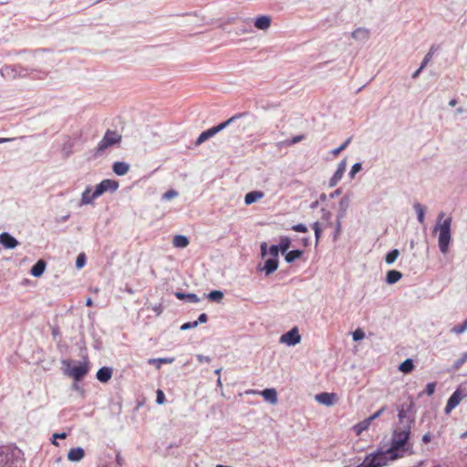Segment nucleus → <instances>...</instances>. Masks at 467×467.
Instances as JSON below:
<instances>
[{"instance_id":"nucleus-1","label":"nucleus","mask_w":467,"mask_h":467,"mask_svg":"<svg viewBox=\"0 0 467 467\" xmlns=\"http://www.w3.org/2000/svg\"><path fill=\"white\" fill-rule=\"evenodd\" d=\"M444 213H440L437 220V225L434 228V232L439 231L438 244L440 251L442 254H446L449 250L450 243L451 240V218L448 217L442 222Z\"/></svg>"},{"instance_id":"nucleus-2","label":"nucleus","mask_w":467,"mask_h":467,"mask_svg":"<svg viewBox=\"0 0 467 467\" xmlns=\"http://www.w3.org/2000/svg\"><path fill=\"white\" fill-rule=\"evenodd\" d=\"M402 457V453H390L389 449L386 451L378 450L372 453L368 454L363 462L360 463L361 467H384L389 462L395 461Z\"/></svg>"},{"instance_id":"nucleus-3","label":"nucleus","mask_w":467,"mask_h":467,"mask_svg":"<svg viewBox=\"0 0 467 467\" xmlns=\"http://www.w3.org/2000/svg\"><path fill=\"white\" fill-rule=\"evenodd\" d=\"M410 425L406 427H396L393 431L391 437V444L389 448V452L390 453H402L408 451V441L410 435Z\"/></svg>"},{"instance_id":"nucleus-4","label":"nucleus","mask_w":467,"mask_h":467,"mask_svg":"<svg viewBox=\"0 0 467 467\" xmlns=\"http://www.w3.org/2000/svg\"><path fill=\"white\" fill-rule=\"evenodd\" d=\"M33 71H36L34 68L25 67L19 64L14 65H5L1 67L0 74L3 78L13 80L16 78H24L29 76V74Z\"/></svg>"},{"instance_id":"nucleus-5","label":"nucleus","mask_w":467,"mask_h":467,"mask_svg":"<svg viewBox=\"0 0 467 467\" xmlns=\"http://www.w3.org/2000/svg\"><path fill=\"white\" fill-rule=\"evenodd\" d=\"M121 139V135L117 131L108 130L95 150V156H100L108 148L120 143Z\"/></svg>"},{"instance_id":"nucleus-6","label":"nucleus","mask_w":467,"mask_h":467,"mask_svg":"<svg viewBox=\"0 0 467 467\" xmlns=\"http://www.w3.org/2000/svg\"><path fill=\"white\" fill-rule=\"evenodd\" d=\"M84 362L82 364L75 365L70 368L72 361L63 360V365L68 368V375L75 380L80 381L88 372V358L85 356Z\"/></svg>"},{"instance_id":"nucleus-7","label":"nucleus","mask_w":467,"mask_h":467,"mask_svg":"<svg viewBox=\"0 0 467 467\" xmlns=\"http://www.w3.org/2000/svg\"><path fill=\"white\" fill-rule=\"evenodd\" d=\"M119 186V185L117 181L105 179L96 186L95 196H100L107 192H115Z\"/></svg>"},{"instance_id":"nucleus-8","label":"nucleus","mask_w":467,"mask_h":467,"mask_svg":"<svg viewBox=\"0 0 467 467\" xmlns=\"http://www.w3.org/2000/svg\"><path fill=\"white\" fill-rule=\"evenodd\" d=\"M301 340V336L298 332L297 327H293L288 332L283 334L280 337V342L285 343L287 346H295Z\"/></svg>"},{"instance_id":"nucleus-9","label":"nucleus","mask_w":467,"mask_h":467,"mask_svg":"<svg viewBox=\"0 0 467 467\" xmlns=\"http://www.w3.org/2000/svg\"><path fill=\"white\" fill-rule=\"evenodd\" d=\"M463 395L462 394L460 389H456L449 398L447 404L445 406L444 411L446 414L450 413L454 408H456L461 400H462Z\"/></svg>"},{"instance_id":"nucleus-10","label":"nucleus","mask_w":467,"mask_h":467,"mask_svg":"<svg viewBox=\"0 0 467 467\" xmlns=\"http://www.w3.org/2000/svg\"><path fill=\"white\" fill-rule=\"evenodd\" d=\"M15 457V451L9 447H0V467H5Z\"/></svg>"},{"instance_id":"nucleus-11","label":"nucleus","mask_w":467,"mask_h":467,"mask_svg":"<svg viewBox=\"0 0 467 467\" xmlns=\"http://www.w3.org/2000/svg\"><path fill=\"white\" fill-rule=\"evenodd\" d=\"M0 244L7 249H14L17 246L18 242L10 234L4 232L0 234Z\"/></svg>"},{"instance_id":"nucleus-12","label":"nucleus","mask_w":467,"mask_h":467,"mask_svg":"<svg viewBox=\"0 0 467 467\" xmlns=\"http://www.w3.org/2000/svg\"><path fill=\"white\" fill-rule=\"evenodd\" d=\"M315 399L320 404H323L326 406H331L334 404V401L336 399V394L328 393V392H321L319 394H317Z\"/></svg>"},{"instance_id":"nucleus-13","label":"nucleus","mask_w":467,"mask_h":467,"mask_svg":"<svg viewBox=\"0 0 467 467\" xmlns=\"http://www.w3.org/2000/svg\"><path fill=\"white\" fill-rule=\"evenodd\" d=\"M349 204H350V199H349L348 195H345L340 199V201L338 202V213L337 214V219L345 218V216L347 214V211L349 207Z\"/></svg>"},{"instance_id":"nucleus-14","label":"nucleus","mask_w":467,"mask_h":467,"mask_svg":"<svg viewBox=\"0 0 467 467\" xmlns=\"http://www.w3.org/2000/svg\"><path fill=\"white\" fill-rule=\"evenodd\" d=\"M248 114H249L248 112L237 113V114L234 115L233 117H231L230 119H228L227 120L214 126L213 129L215 130L216 134L218 132L222 131L223 130H224L225 128H227L232 123H234L236 119H238L242 117L247 116Z\"/></svg>"},{"instance_id":"nucleus-15","label":"nucleus","mask_w":467,"mask_h":467,"mask_svg":"<svg viewBox=\"0 0 467 467\" xmlns=\"http://www.w3.org/2000/svg\"><path fill=\"white\" fill-rule=\"evenodd\" d=\"M85 456V451L81 447H76L69 450L67 452V460L73 462L81 461Z\"/></svg>"},{"instance_id":"nucleus-16","label":"nucleus","mask_w":467,"mask_h":467,"mask_svg":"<svg viewBox=\"0 0 467 467\" xmlns=\"http://www.w3.org/2000/svg\"><path fill=\"white\" fill-rule=\"evenodd\" d=\"M112 377V368L109 367L100 368L96 374L97 379L101 383H107Z\"/></svg>"},{"instance_id":"nucleus-17","label":"nucleus","mask_w":467,"mask_h":467,"mask_svg":"<svg viewBox=\"0 0 467 467\" xmlns=\"http://www.w3.org/2000/svg\"><path fill=\"white\" fill-rule=\"evenodd\" d=\"M399 426L398 427H406L407 425H410V428H411L412 424L414 423V420L410 419L407 415V411L404 410V408H400L399 410Z\"/></svg>"},{"instance_id":"nucleus-18","label":"nucleus","mask_w":467,"mask_h":467,"mask_svg":"<svg viewBox=\"0 0 467 467\" xmlns=\"http://www.w3.org/2000/svg\"><path fill=\"white\" fill-rule=\"evenodd\" d=\"M254 26L260 30H266L271 26V17L269 16H260L254 23Z\"/></svg>"},{"instance_id":"nucleus-19","label":"nucleus","mask_w":467,"mask_h":467,"mask_svg":"<svg viewBox=\"0 0 467 467\" xmlns=\"http://www.w3.org/2000/svg\"><path fill=\"white\" fill-rule=\"evenodd\" d=\"M278 265L279 261L277 258L270 257L265 262L263 270L265 271L266 275H269L278 268Z\"/></svg>"},{"instance_id":"nucleus-20","label":"nucleus","mask_w":467,"mask_h":467,"mask_svg":"<svg viewBox=\"0 0 467 467\" xmlns=\"http://www.w3.org/2000/svg\"><path fill=\"white\" fill-rule=\"evenodd\" d=\"M264 192L261 191H252L245 194L244 196V203L246 205H250L256 201L262 199L264 197Z\"/></svg>"},{"instance_id":"nucleus-21","label":"nucleus","mask_w":467,"mask_h":467,"mask_svg":"<svg viewBox=\"0 0 467 467\" xmlns=\"http://www.w3.org/2000/svg\"><path fill=\"white\" fill-rule=\"evenodd\" d=\"M46 266V262L40 259L31 267L30 274L35 277H39L43 275Z\"/></svg>"},{"instance_id":"nucleus-22","label":"nucleus","mask_w":467,"mask_h":467,"mask_svg":"<svg viewBox=\"0 0 467 467\" xmlns=\"http://www.w3.org/2000/svg\"><path fill=\"white\" fill-rule=\"evenodd\" d=\"M112 170L117 175L123 176L129 171L130 164L124 161H116L112 165Z\"/></svg>"},{"instance_id":"nucleus-23","label":"nucleus","mask_w":467,"mask_h":467,"mask_svg":"<svg viewBox=\"0 0 467 467\" xmlns=\"http://www.w3.org/2000/svg\"><path fill=\"white\" fill-rule=\"evenodd\" d=\"M174 296L180 300H187L191 303H198L201 300L200 297L193 293H183L177 291L174 293Z\"/></svg>"},{"instance_id":"nucleus-24","label":"nucleus","mask_w":467,"mask_h":467,"mask_svg":"<svg viewBox=\"0 0 467 467\" xmlns=\"http://www.w3.org/2000/svg\"><path fill=\"white\" fill-rule=\"evenodd\" d=\"M264 399L271 404L277 403V393L275 389H265L261 392Z\"/></svg>"},{"instance_id":"nucleus-25","label":"nucleus","mask_w":467,"mask_h":467,"mask_svg":"<svg viewBox=\"0 0 467 467\" xmlns=\"http://www.w3.org/2000/svg\"><path fill=\"white\" fill-rule=\"evenodd\" d=\"M351 36L356 40L366 41L369 36V30L364 27H358L352 32Z\"/></svg>"},{"instance_id":"nucleus-26","label":"nucleus","mask_w":467,"mask_h":467,"mask_svg":"<svg viewBox=\"0 0 467 467\" xmlns=\"http://www.w3.org/2000/svg\"><path fill=\"white\" fill-rule=\"evenodd\" d=\"M99 196H95V191L92 192L91 188L88 187L82 193L81 205L92 203Z\"/></svg>"},{"instance_id":"nucleus-27","label":"nucleus","mask_w":467,"mask_h":467,"mask_svg":"<svg viewBox=\"0 0 467 467\" xmlns=\"http://www.w3.org/2000/svg\"><path fill=\"white\" fill-rule=\"evenodd\" d=\"M216 134L215 130L213 127L208 129L207 130L202 132L199 137L197 138L195 141V145L199 146L202 143H203L205 140H209L210 138L213 137Z\"/></svg>"},{"instance_id":"nucleus-28","label":"nucleus","mask_w":467,"mask_h":467,"mask_svg":"<svg viewBox=\"0 0 467 467\" xmlns=\"http://www.w3.org/2000/svg\"><path fill=\"white\" fill-rule=\"evenodd\" d=\"M402 277V274L398 270H389L386 275V282L389 285L396 284Z\"/></svg>"},{"instance_id":"nucleus-29","label":"nucleus","mask_w":467,"mask_h":467,"mask_svg":"<svg viewBox=\"0 0 467 467\" xmlns=\"http://www.w3.org/2000/svg\"><path fill=\"white\" fill-rule=\"evenodd\" d=\"M303 254V251L299 249H295L287 252L285 255V260L286 263L291 264L296 260L299 259Z\"/></svg>"},{"instance_id":"nucleus-30","label":"nucleus","mask_w":467,"mask_h":467,"mask_svg":"<svg viewBox=\"0 0 467 467\" xmlns=\"http://www.w3.org/2000/svg\"><path fill=\"white\" fill-rule=\"evenodd\" d=\"M413 208L417 213V219L419 223H424L425 220V207L421 205L420 202H414Z\"/></svg>"},{"instance_id":"nucleus-31","label":"nucleus","mask_w":467,"mask_h":467,"mask_svg":"<svg viewBox=\"0 0 467 467\" xmlns=\"http://www.w3.org/2000/svg\"><path fill=\"white\" fill-rule=\"evenodd\" d=\"M189 244V240L185 235L177 234L173 238V245L178 248H184Z\"/></svg>"},{"instance_id":"nucleus-32","label":"nucleus","mask_w":467,"mask_h":467,"mask_svg":"<svg viewBox=\"0 0 467 467\" xmlns=\"http://www.w3.org/2000/svg\"><path fill=\"white\" fill-rule=\"evenodd\" d=\"M173 361H174V358H161L149 359V363L154 364L157 368H160L161 364H171Z\"/></svg>"},{"instance_id":"nucleus-33","label":"nucleus","mask_w":467,"mask_h":467,"mask_svg":"<svg viewBox=\"0 0 467 467\" xmlns=\"http://www.w3.org/2000/svg\"><path fill=\"white\" fill-rule=\"evenodd\" d=\"M414 364L410 358L404 360L399 367V369L403 373H410L413 370Z\"/></svg>"},{"instance_id":"nucleus-34","label":"nucleus","mask_w":467,"mask_h":467,"mask_svg":"<svg viewBox=\"0 0 467 467\" xmlns=\"http://www.w3.org/2000/svg\"><path fill=\"white\" fill-rule=\"evenodd\" d=\"M467 330V317L460 325L454 326L451 328L450 332L455 335H461Z\"/></svg>"},{"instance_id":"nucleus-35","label":"nucleus","mask_w":467,"mask_h":467,"mask_svg":"<svg viewBox=\"0 0 467 467\" xmlns=\"http://www.w3.org/2000/svg\"><path fill=\"white\" fill-rule=\"evenodd\" d=\"M399 255H400V251L398 249H393V250L389 251L385 256L386 264L392 265L397 260Z\"/></svg>"},{"instance_id":"nucleus-36","label":"nucleus","mask_w":467,"mask_h":467,"mask_svg":"<svg viewBox=\"0 0 467 467\" xmlns=\"http://www.w3.org/2000/svg\"><path fill=\"white\" fill-rule=\"evenodd\" d=\"M370 425V422L368 420V419H365L364 420L358 422L354 426V431H356L357 435L361 434L364 431L368 430Z\"/></svg>"},{"instance_id":"nucleus-37","label":"nucleus","mask_w":467,"mask_h":467,"mask_svg":"<svg viewBox=\"0 0 467 467\" xmlns=\"http://www.w3.org/2000/svg\"><path fill=\"white\" fill-rule=\"evenodd\" d=\"M291 239L288 236H282L278 247L280 251L285 254L290 247Z\"/></svg>"},{"instance_id":"nucleus-38","label":"nucleus","mask_w":467,"mask_h":467,"mask_svg":"<svg viewBox=\"0 0 467 467\" xmlns=\"http://www.w3.org/2000/svg\"><path fill=\"white\" fill-rule=\"evenodd\" d=\"M206 297L213 302H220L223 297V293L220 290H213L208 295H206Z\"/></svg>"},{"instance_id":"nucleus-39","label":"nucleus","mask_w":467,"mask_h":467,"mask_svg":"<svg viewBox=\"0 0 467 467\" xmlns=\"http://www.w3.org/2000/svg\"><path fill=\"white\" fill-rule=\"evenodd\" d=\"M346 167H347V161L346 159L342 160L338 164H337V168L336 170V171L334 172V176L339 178V179H342L343 177V174L345 173L346 171Z\"/></svg>"},{"instance_id":"nucleus-40","label":"nucleus","mask_w":467,"mask_h":467,"mask_svg":"<svg viewBox=\"0 0 467 467\" xmlns=\"http://www.w3.org/2000/svg\"><path fill=\"white\" fill-rule=\"evenodd\" d=\"M352 138L349 137L339 147L334 149L331 153L334 155V156H337L338 155L341 151H343L348 146V144L350 143Z\"/></svg>"},{"instance_id":"nucleus-41","label":"nucleus","mask_w":467,"mask_h":467,"mask_svg":"<svg viewBox=\"0 0 467 467\" xmlns=\"http://www.w3.org/2000/svg\"><path fill=\"white\" fill-rule=\"evenodd\" d=\"M87 258L84 253H81L78 255L76 260V267L78 269H81L86 265Z\"/></svg>"},{"instance_id":"nucleus-42","label":"nucleus","mask_w":467,"mask_h":467,"mask_svg":"<svg viewBox=\"0 0 467 467\" xmlns=\"http://www.w3.org/2000/svg\"><path fill=\"white\" fill-rule=\"evenodd\" d=\"M362 170V165L360 162L355 163L348 173V176L353 179L358 172H359Z\"/></svg>"},{"instance_id":"nucleus-43","label":"nucleus","mask_w":467,"mask_h":467,"mask_svg":"<svg viewBox=\"0 0 467 467\" xmlns=\"http://www.w3.org/2000/svg\"><path fill=\"white\" fill-rule=\"evenodd\" d=\"M434 51H435V50H434V47H431V49H430V51L425 55V57H424V58H423V60H422V62H421V64H420V65H421V68H424V67L427 66V64L429 63V61H430V60L431 59V57H432Z\"/></svg>"},{"instance_id":"nucleus-44","label":"nucleus","mask_w":467,"mask_h":467,"mask_svg":"<svg viewBox=\"0 0 467 467\" xmlns=\"http://www.w3.org/2000/svg\"><path fill=\"white\" fill-rule=\"evenodd\" d=\"M467 361V352L463 353L462 357L453 364L454 369H459Z\"/></svg>"},{"instance_id":"nucleus-45","label":"nucleus","mask_w":467,"mask_h":467,"mask_svg":"<svg viewBox=\"0 0 467 467\" xmlns=\"http://www.w3.org/2000/svg\"><path fill=\"white\" fill-rule=\"evenodd\" d=\"M178 195H179L178 192L173 190V189H171V190L167 191L162 195V200L169 201V200H171V199L177 197Z\"/></svg>"},{"instance_id":"nucleus-46","label":"nucleus","mask_w":467,"mask_h":467,"mask_svg":"<svg viewBox=\"0 0 467 467\" xmlns=\"http://www.w3.org/2000/svg\"><path fill=\"white\" fill-rule=\"evenodd\" d=\"M312 228L315 232L316 243L317 244L321 237V228L318 222H315L312 225Z\"/></svg>"},{"instance_id":"nucleus-47","label":"nucleus","mask_w":467,"mask_h":467,"mask_svg":"<svg viewBox=\"0 0 467 467\" xmlns=\"http://www.w3.org/2000/svg\"><path fill=\"white\" fill-rule=\"evenodd\" d=\"M364 337H365V333L361 328H358L352 333V338L354 341H359V340L363 339Z\"/></svg>"},{"instance_id":"nucleus-48","label":"nucleus","mask_w":467,"mask_h":467,"mask_svg":"<svg viewBox=\"0 0 467 467\" xmlns=\"http://www.w3.org/2000/svg\"><path fill=\"white\" fill-rule=\"evenodd\" d=\"M304 139V135H297V136H295L293 137L292 139L290 140H285L284 143L287 146H292L296 143H298L299 141H301L302 140Z\"/></svg>"},{"instance_id":"nucleus-49","label":"nucleus","mask_w":467,"mask_h":467,"mask_svg":"<svg viewBox=\"0 0 467 467\" xmlns=\"http://www.w3.org/2000/svg\"><path fill=\"white\" fill-rule=\"evenodd\" d=\"M198 326V321L187 322L181 326L180 329L185 331L191 328H195Z\"/></svg>"},{"instance_id":"nucleus-50","label":"nucleus","mask_w":467,"mask_h":467,"mask_svg":"<svg viewBox=\"0 0 467 467\" xmlns=\"http://www.w3.org/2000/svg\"><path fill=\"white\" fill-rule=\"evenodd\" d=\"M51 334H52V337L55 341L57 340H59L60 337H61V333H60V329L58 327V326H54L52 327L51 328Z\"/></svg>"},{"instance_id":"nucleus-51","label":"nucleus","mask_w":467,"mask_h":467,"mask_svg":"<svg viewBox=\"0 0 467 467\" xmlns=\"http://www.w3.org/2000/svg\"><path fill=\"white\" fill-rule=\"evenodd\" d=\"M165 402V395L161 389H158L156 392V403L161 405Z\"/></svg>"},{"instance_id":"nucleus-52","label":"nucleus","mask_w":467,"mask_h":467,"mask_svg":"<svg viewBox=\"0 0 467 467\" xmlns=\"http://www.w3.org/2000/svg\"><path fill=\"white\" fill-rule=\"evenodd\" d=\"M279 252H281V251H280L278 245H276V244H273L269 247V254H270L271 257H273V258L278 259Z\"/></svg>"},{"instance_id":"nucleus-53","label":"nucleus","mask_w":467,"mask_h":467,"mask_svg":"<svg viewBox=\"0 0 467 467\" xmlns=\"http://www.w3.org/2000/svg\"><path fill=\"white\" fill-rule=\"evenodd\" d=\"M322 213H323L322 219L327 223V225L331 226L332 225V223H331L332 214H331V213L328 212V211H326L325 209H322Z\"/></svg>"},{"instance_id":"nucleus-54","label":"nucleus","mask_w":467,"mask_h":467,"mask_svg":"<svg viewBox=\"0 0 467 467\" xmlns=\"http://www.w3.org/2000/svg\"><path fill=\"white\" fill-rule=\"evenodd\" d=\"M435 388H436V383L435 382H430L426 385V388H425V390L424 392L428 395V396H431L434 393L435 391Z\"/></svg>"},{"instance_id":"nucleus-55","label":"nucleus","mask_w":467,"mask_h":467,"mask_svg":"<svg viewBox=\"0 0 467 467\" xmlns=\"http://www.w3.org/2000/svg\"><path fill=\"white\" fill-rule=\"evenodd\" d=\"M386 407H381L379 410H377L375 413H373L371 416H369L368 420L371 423L374 420L378 419L385 410Z\"/></svg>"},{"instance_id":"nucleus-56","label":"nucleus","mask_w":467,"mask_h":467,"mask_svg":"<svg viewBox=\"0 0 467 467\" xmlns=\"http://www.w3.org/2000/svg\"><path fill=\"white\" fill-rule=\"evenodd\" d=\"M251 31H252V26L248 23L244 26H242L241 27H238L236 30V34L237 35L244 34V33L251 32Z\"/></svg>"},{"instance_id":"nucleus-57","label":"nucleus","mask_w":467,"mask_h":467,"mask_svg":"<svg viewBox=\"0 0 467 467\" xmlns=\"http://www.w3.org/2000/svg\"><path fill=\"white\" fill-rule=\"evenodd\" d=\"M292 230L299 233H306L307 227L304 223H297L292 226Z\"/></svg>"},{"instance_id":"nucleus-58","label":"nucleus","mask_w":467,"mask_h":467,"mask_svg":"<svg viewBox=\"0 0 467 467\" xmlns=\"http://www.w3.org/2000/svg\"><path fill=\"white\" fill-rule=\"evenodd\" d=\"M67 436V434L66 432L54 433L53 434L52 444H54L55 446H58V443L57 442V439H66Z\"/></svg>"},{"instance_id":"nucleus-59","label":"nucleus","mask_w":467,"mask_h":467,"mask_svg":"<svg viewBox=\"0 0 467 467\" xmlns=\"http://www.w3.org/2000/svg\"><path fill=\"white\" fill-rule=\"evenodd\" d=\"M342 220L343 219H337V218L334 239H337V236L341 234V222H342Z\"/></svg>"},{"instance_id":"nucleus-60","label":"nucleus","mask_w":467,"mask_h":467,"mask_svg":"<svg viewBox=\"0 0 467 467\" xmlns=\"http://www.w3.org/2000/svg\"><path fill=\"white\" fill-rule=\"evenodd\" d=\"M340 180H341V179H339V178H337V177H336V176H334V175H333V176L330 178V180H329V183H328L329 187H334V186H336V185L338 183V182H339Z\"/></svg>"},{"instance_id":"nucleus-61","label":"nucleus","mask_w":467,"mask_h":467,"mask_svg":"<svg viewBox=\"0 0 467 467\" xmlns=\"http://www.w3.org/2000/svg\"><path fill=\"white\" fill-rule=\"evenodd\" d=\"M207 320H208V316L205 313H202L199 316V317L196 321H198V325H199L200 323L201 324L206 323Z\"/></svg>"},{"instance_id":"nucleus-62","label":"nucleus","mask_w":467,"mask_h":467,"mask_svg":"<svg viewBox=\"0 0 467 467\" xmlns=\"http://www.w3.org/2000/svg\"><path fill=\"white\" fill-rule=\"evenodd\" d=\"M196 358H197L198 361H200V362H210L211 361V358L207 356L197 355Z\"/></svg>"},{"instance_id":"nucleus-63","label":"nucleus","mask_w":467,"mask_h":467,"mask_svg":"<svg viewBox=\"0 0 467 467\" xmlns=\"http://www.w3.org/2000/svg\"><path fill=\"white\" fill-rule=\"evenodd\" d=\"M421 440H422V441H423L424 443H429V442L431 441V433H426V434H424V435L422 436V439H421Z\"/></svg>"},{"instance_id":"nucleus-64","label":"nucleus","mask_w":467,"mask_h":467,"mask_svg":"<svg viewBox=\"0 0 467 467\" xmlns=\"http://www.w3.org/2000/svg\"><path fill=\"white\" fill-rule=\"evenodd\" d=\"M301 242H302V244H303L305 247L308 246V245H309V244H310V240H309V238H307V237H304V238H302V239H301Z\"/></svg>"}]
</instances>
